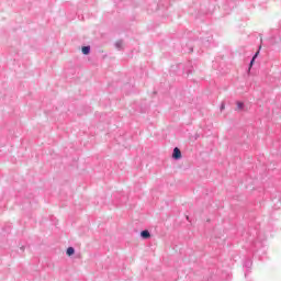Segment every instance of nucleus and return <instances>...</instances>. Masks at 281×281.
I'll return each instance as SVG.
<instances>
[{
  "label": "nucleus",
  "instance_id": "obj_1",
  "mask_svg": "<svg viewBox=\"0 0 281 281\" xmlns=\"http://www.w3.org/2000/svg\"><path fill=\"white\" fill-rule=\"evenodd\" d=\"M172 158L176 160L181 159V149L179 147L173 148Z\"/></svg>",
  "mask_w": 281,
  "mask_h": 281
},
{
  "label": "nucleus",
  "instance_id": "obj_2",
  "mask_svg": "<svg viewBox=\"0 0 281 281\" xmlns=\"http://www.w3.org/2000/svg\"><path fill=\"white\" fill-rule=\"evenodd\" d=\"M140 237L142 238H144V240H148V238H150V232H148V231H143L142 233H140Z\"/></svg>",
  "mask_w": 281,
  "mask_h": 281
},
{
  "label": "nucleus",
  "instance_id": "obj_3",
  "mask_svg": "<svg viewBox=\"0 0 281 281\" xmlns=\"http://www.w3.org/2000/svg\"><path fill=\"white\" fill-rule=\"evenodd\" d=\"M115 48L116 49H124V41L119 40L115 42Z\"/></svg>",
  "mask_w": 281,
  "mask_h": 281
},
{
  "label": "nucleus",
  "instance_id": "obj_4",
  "mask_svg": "<svg viewBox=\"0 0 281 281\" xmlns=\"http://www.w3.org/2000/svg\"><path fill=\"white\" fill-rule=\"evenodd\" d=\"M81 52L85 56H88V54H91V46H83Z\"/></svg>",
  "mask_w": 281,
  "mask_h": 281
},
{
  "label": "nucleus",
  "instance_id": "obj_5",
  "mask_svg": "<svg viewBox=\"0 0 281 281\" xmlns=\"http://www.w3.org/2000/svg\"><path fill=\"white\" fill-rule=\"evenodd\" d=\"M66 254L67 256H74V254H76V249L74 247H68Z\"/></svg>",
  "mask_w": 281,
  "mask_h": 281
},
{
  "label": "nucleus",
  "instance_id": "obj_6",
  "mask_svg": "<svg viewBox=\"0 0 281 281\" xmlns=\"http://www.w3.org/2000/svg\"><path fill=\"white\" fill-rule=\"evenodd\" d=\"M237 109H238V111H243V109H245V103L238 101L237 102Z\"/></svg>",
  "mask_w": 281,
  "mask_h": 281
},
{
  "label": "nucleus",
  "instance_id": "obj_7",
  "mask_svg": "<svg viewBox=\"0 0 281 281\" xmlns=\"http://www.w3.org/2000/svg\"><path fill=\"white\" fill-rule=\"evenodd\" d=\"M258 54H260V52H257V53L254 55L252 59L250 60V67L254 65L256 58H258Z\"/></svg>",
  "mask_w": 281,
  "mask_h": 281
},
{
  "label": "nucleus",
  "instance_id": "obj_8",
  "mask_svg": "<svg viewBox=\"0 0 281 281\" xmlns=\"http://www.w3.org/2000/svg\"><path fill=\"white\" fill-rule=\"evenodd\" d=\"M221 111H225V103L221 104Z\"/></svg>",
  "mask_w": 281,
  "mask_h": 281
},
{
  "label": "nucleus",
  "instance_id": "obj_9",
  "mask_svg": "<svg viewBox=\"0 0 281 281\" xmlns=\"http://www.w3.org/2000/svg\"><path fill=\"white\" fill-rule=\"evenodd\" d=\"M246 267H251V262H246Z\"/></svg>",
  "mask_w": 281,
  "mask_h": 281
},
{
  "label": "nucleus",
  "instance_id": "obj_10",
  "mask_svg": "<svg viewBox=\"0 0 281 281\" xmlns=\"http://www.w3.org/2000/svg\"><path fill=\"white\" fill-rule=\"evenodd\" d=\"M25 247H21V250L24 251Z\"/></svg>",
  "mask_w": 281,
  "mask_h": 281
}]
</instances>
